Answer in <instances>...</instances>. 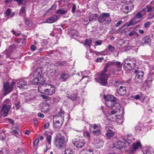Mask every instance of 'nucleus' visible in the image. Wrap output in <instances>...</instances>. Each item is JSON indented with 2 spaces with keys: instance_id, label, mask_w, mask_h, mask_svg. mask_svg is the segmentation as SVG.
I'll list each match as a JSON object with an SVG mask.
<instances>
[{
  "instance_id": "dca6fc26",
  "label": "nucleus",
  "mask_w": 154,
  "mask_h": 154,
  "mask_svg": "<svg viewBox=\"0 0 154 154\" xmlns=\"http://www.w3.org/2000/svg\"><path fill=\"white\" fill-rule=\"evenodd\" d=\"M58 19L57 15H54L49 17L45 20V22L48 23H52L55 22Z\"/></svg>"
},
{
  "instance_id": "69168bd1",
  "label": "nucleus",
  "mask_w": 154,
  "mask_h": 154,
  "mask_svg": "<svg viewBox=\"0 0 154 154\" xmlns=\"http://www.w3.org/2000/svg\"><path fill=\"white\" fill-rule=\"evenodd\" d=\"M103 59V58L102 57L98 58H97L96 61L97 62H101Z\"/></svg>"
},
{
  "instance_id": "393cba45",
  "label": "nucleus",
  "mask_w": 154,
  "mask_h": 154,
  "mask_svg": "<svg viewBox=\"0 0 154 154\" xmlns=\"http://www.w3.org/2000/svg\"><path fill=\"white\" fill-rule=\"evenodd\" d=\"M126 60H128V63L130 64L131 66H133L134 68L135 67L136 64V62L135 59L128 58Z\"/></svg>"
},
{
  "instance_id": "6e6552de",
  "label": "nucleus",
  "mask_w": 154,
  "mask_h": 154,
  "mask_svg": "<svg viewBox=\"0 0 154 154\" xmlns=\"http://www.w3.org/2000/svg\"><path fill=\"white\" fill-rule=\"evenodd\" d=\"M93 128V130L92 131V134L95 136H98L101 134V128L99 124H93L90 126V128Z\"/></svg>"
},
{
  "instance_id": "9d476101",
  "label": "nucleus",
  "mask_w": 154,
  "mask_h": 154,
  "mask_svg": "<svg viewBox=\"0 0 154 154\" xmlns=\"http://www.w3.org/2000/svg\"><path fill=\"white\" fill-rule=\"evenodd\" d=\"M28 85L27 82L23 79L20 80L17 83V87L22 91L27 89Z\"/></svg>"
},
{
  "instance_id": "4468645a",
  "label": "nucleus",
  "mask_w": 154,
  "mask_h": 154,
  "mask_svg": "<svg viewBox=\"0 0 154 154\" xmlns=\"http://www.w3.org/2000/svg\"><path fill=\"white\" fill-rule=\"evenodd\" d=\"M104 141L101 139H97L94 140V146L96 148H101L104 145Z\"/></svg>"
},
{
  "instance_id": "a211bd4d",
  "label": "nucleus",
  "mask_w": 154,
  "mask_h": 154,
  "mask_svg": "<svg viewBox=\"0 0 154 154\" xmlns=\"http://www.w3.org/2000/svg\"><path fill=\"white\" fill-rule=\"evenodd\" d=\"M128 60H125L124 63V68L126 71H129L134 68L133 66H131L130 64L128 63Z\"/></svg>"
},
{
  "instance_id": "13d9d810",
  "label": "nucleus",
  "mask_w": 154,
  "mask_h": 154,
  "mask_svg": "<svg viewBox=\"0 0 154 154\" xmlns=\"http://www.w3.org/2000/svg\"><path fill=\"white\" fill-rule=\"evenodd\" d=\"M14 1L17 2L19 5H21L23 1V0H14Z\"/></svg>"
},
{
  "instance_id": "4c0bfd02",
  "label": "nucleus",
  "mask_w": 154,
  "mask_h": 154,
  "mask_svg": "<svg viewBox=\"0 0 154 154\" xmlns=\"http://www.w3.org/2000/svg\"><path fill=\"white\" fill-rule=\"evenodd\" d=\"M89 53H93L94 54H95V55H98L100 54V53L97 51H94L91 49L90 50V52Z\"/></svg>"
},
{
  "instance_id": "20e7f679",
  "label": "nucleus",
  "mask_w": 154,
  "mask_h": 154,
  "mask_svg": "<svg viewBox=\"0 0 154 154\" xmlns=\"http://www.w3.org/2000/svg\"><path fill=\"white\" fill-rule=\"evenodd\" d=\"M66 141L64 136L60 134L56 135L55 138L54 144L59 149L62 148L66 144Z\"/></svg>"
},
{
  "instance_id": "c85d7f7f",
  "label": "nucleus",
  "mask_w": 154,
  "mask_h": 154,
  "mask_svg": "<svg viewBox=\"0 0 154 154\" xmlns=\"http://www.w3.org/2000/svg\"><path fill=\"white\" fill-rule=\"evenodd\" d=\"M87 55L86 57L88 59H92L94 58L95 57L97 56L94 54L93 53L86 52Z\"/></svg>"
},
{
  "instance_id": "37998d69",
  "label": "nucleus",
  "mask_w": 154,
  "mask_h": 154,
  "mask_svg": "<svg viewBox=\"0 0 154 154\" xmlns=\"http://www.w3.org/2000/svg\"><path fill=\"white\" fill-rule=\"evenodd\" d=\"M134 99L136 100H140L142 102H143L144 100V97H133Z\"/></svg>"
},
{
  "instance_id": "72a5a7b5",
  "label": "nucleus",
  "mask_w": 154,
  "mask_h": 154,
  "mask_svg": "<svg viewBox=\"0 0 154 154\" xmlns=\"http://www.w3.org/2000/svg\"><path fill=\"white\" fill-rule=\"evenodd\" d=\"M142 42L144 43L149 44L150 42V40L147 37H144L142 39Z\"/></svg>"
},
{
  "instance_id": "0e129e2a",
  "label": "nucleus",
  "mask_w": 154,
  "mask_h": 154,
  "mask_svg": "<svg viewBox=\"0 0 154 154\" xmlns=\"http://www.w3.org/2000/svg\"><path fill=\"white\" fill-rule=\"evenodd\" d=\"M59 65L61 66H64L66 65V63L65 61H63L59 63Z\"/></svg>"
},
{
  "instance_id": "0eeeda50",
  "label": "nucleus",
  "mask_w": 154,
  "mask_h": 154,
  "mask_svg": "<svg viewBox=\"0 0 154 154\" xmlns=\"http://www.w3.org/2000/svg\"><path fill=\"white\" fill-rule=\"evenodd\" d=\"M134 73L136 74L134 78L135 82L137 84L141 83L143 79L144 72L141 71H139L138 70L136 69Z\"/></svg>"
},
{
  "instance_id": "6ab92c4d",
  "label": "nucleus",
  "mask_w": 154,
  "mask_h": 154,
  "mask_svg": "<svg viewBox=\"0 0 154 154\" xmlns=\"http://www.w3.org/2000/svg\"><path fill=\"white\" fill-rule=\"evenodd\" d=\"M117 92L121 96L124 95L126 93V89L125 86H121L118 90Z\"/></svg>"
},
{
  "instance_id": "9b49d317",
  "label": "nucleus",
  "mask_w": 154,
  "mask_h": 154,
  "mask_svg": "<svg viewBox=\"0 0 154 154\" xmlns=\"http://www.w3.org/2000/svg\"><path fill=\"white\" fill-rule=\"evenodd\" d=\"M73 143L77 147L81 148L85 145V141L82 139H75L73 140Z\"/></svg>"
},
{
  "instance_id": "09e8293b",
  "label": "nucleus",
  "mask_w": 154,
  "mask_h": 154,
  "mask_svg": "<svg viewBox=\"0 0 154 154\" xmlns=\"http://www.w3.org/2000/svg\"><path fill=\"white\" fill-rule=\"evenodd\" d=\"M47 140L49 144H51V136L50 135L47 136L46 137Z\"/></svg>"
},
{
  "instance_id": "f257e3e1",
  "label": "nucleus",
  "mask_w": 154,
  "mask_h": 154,
  "mask_svg": "<svg viewBox=\"0 0 154 154\" xmlns=\"http://www.w3.org/2000/svg\"><path fill=\"white\" fill-rule=\"evenodd\" d=\"M113 65V62H109L107 63L103 71L100 73L98 75V78H95L94 80L95 81L101 84L102 85H105L107 83V79L109 77V75L106 74L107 68Z\"/></svg>"
},
{
  "instance_id": "338daca9",
  "label": "nucleus",
  "mask_w": 154,
  "mask_h": 154,
  "mask_svg": "<svg viewBox=\"0 0 154 154\" xmlns=\"http://www.w3.org/2000/svg\"><path fill=\"white\" fill-rule=\"evenodd\" d=\"M76 9V6L75 5L73 4V6L72 9V13H74Z\"/></svg>"
},
{
  "instance_id": "680f3d73",
  "label": "nucleus",
  "mask_w": 154,
  "mask_h": 154,
  "mask_svg": "<svg viewBox=\"0 0 154 154\" xmlns=\"http://www.w3.org/2000/svg\"><path fill=\"white\" fill-rule=\"evenodd\" d=\"M107 127L108 128V130H109V129H111V130H113V131H115V130L114 129V128L113 126L108 125L107 126Z\"/></svg>"
},
{
  "instance_id": "c756f323",
  "label": "nucleus",
  "mask_w": 154,
  "mask_h": 154,
  "mask_svg": "<svg viewBox=\"0 0 154 154\" xmlns=\"http://www.w3.org/2000/svg\"><path fill=\"white\" fill-rule=\"evenodd\" d=\"M97 17V14H90L89 17V20L90 21H91L94 19V17Z\"/></svg>"
},
{
  "instance_id": "cd10ccee",
  "label": "nucleus",
  "mask_w": 154,
  "mask_h": 154,
  "mask_svg": "<svg viewBox=\"0 0 154 154\" xmlns=\"http://www.w3.org/2000/svg\"><path fill=\"white\" fill-rule=\"evenodd\" d=\"M44 82H43L42 85L39 86L38 87V91L41 93H43V91H44V92L45 87V85L44 83Z\"/></svg>"
},
{
  "instance_id": "6e6d98bb",
  "label": "nucleus",
  "mask_w": 154,
  "mask_h": 154,
  "mask_svg": "<svg viewBox=\"0 0 154 154\" xmlns=\"http://www.w3.org/2000/svg\"><path fill=\"white\" fill-rule=\"evenodd\" d=\"M49 125V123L47 122V123L45 124L44 125V129H47L48 128Z\"/></svg>"
},
{
  "instance_id": "e2e57ef3",
  "label": "nucleus",
  "mask_w": 154,
  "mask_h": 154,
  "mask_svg": "<svg viewBox=\"0 0 154 154\" xmlns=\"http://www.w3.org/2000/svg\"><path fill=\"white\" fill-rule=\"evenodd\" d=\"M143 152L144 154H150V152L148 149L144 150L143 151Z\"/></svg>"
},
{
  "instance_id": "864d4df0",
  "label": "nucleus",
  "mask_w": 154,
  "mask_h": 154,
  "mask_svg": "<svg viewBox=\"0 0 154 154\" xmlns=\"http://www.w3.org/2000/svg\"><path fill=\"white\" fill-rule=\"evenodd\" d=\"M150 25V23L149 22H147L145 23L144 24V26L145 28L148 27Z\"/></svg>"
},
{
  "instance_id": "423d86ee",
  "label": "nucleus",
  "mask_w": 154,
  "mask_h": 154,
  "mask_svg": "<svg viewBox=\"0 0 154 154\" xmlns=\"http://www.w3.org/2000/svg\"><path fill=\"white\" fill-rule=\"evenodd\" d=\"M15 84V82L13 81L11 83L8 82L4 84L3 87L4 92L3 93L4 96L6 95L11 92L13 88V86Z\"/></svg>"
},
{
  "instance_id": "774afa93",
  "label": "nucleus",
  "mask_w": 154,
  "mask_h": 154,
  "mask_svg": "<svg viewBox=\"0 0 154 154\" xmlns=\"http://www.w3.org/2000/svg\"><path fill=\"white\" fill-rule=\"evenodd\" d=\"M38 117L43 118L44 117V115L43 114H42L40 112H39L38 114Z\"/></svg>"
},
{
  "instance_id": "a19ab883",
  "label": "nucleus",
  "mask_w": 154,
  "mask_h": 154,
  "mask_svg": "<svg viewBox=\"0 0 154 154\" xmlns=\"http://www.w3.org/2000/svg\"><path fill=\"white\" fill-rule=\"evenodd\" d=\"M123 12L124 13L127 14L129 12V7L128 6H126L125 8L123 9Z\"/></svg>"
},
{
  "instance_id": "ea45409f",
  "label": "nucleus",
  "mask_w": 154,
  "mask_h": 154,
  "mask_svg": "<svg viewBox=\"0 0 154 154\" xmlns=\"http://www.w3.org/2000/svg\"><path fill=\"white\" fill-rule=\"evenodd\" d=\"M129 36H131L134 35H136L138 36L139 35L138 34L134 31H133L131 32L128 34Z\"/></svg>"
},
{
  "instance_id": "4be33fe9",
  "label": "nucleus",
  "mask_w": 154,
  "mask_h": 154,
  "mask_svg": "<svg viewBox=\"0 0 154 154\" xmlns=\"http://www.w3.org/2000/svg\"><path fill=\"white\" fill-rule=\"evenodd\" d=\"M115 132V131H113V130H111V129L108 130L106 134L107 138L108 139H110L111 137L114 136Z\"/></svg>"
},
{
  "instance_id": "473e14b6",
  "label": "nucleus",
  "mask_w": 154,
  "mask_h": 154,
  "mask_svg": "<svg viewBox=\"0 0 154 154\" xmlns=\"http://www.w3.org/2000/svg\"><path fill=\"white\" fill-rule=\"evenodd\" d=\"M44 99H45V103L47 104H49L51 103H53L51 101V99L50 97H42Z\"/></svg>"
},
{
  "instance_id": "7c9ffc66",
  "label": "nucleus",
  "mask_w": 154,
  "mask_h": 154,
  "mask_svg": "<svg viewBox=\"0 0 154 154\" xmlns=\"http://www.w3.org/2000/svg\"><path fill=\"white\" fill-rule=\"evenodd\" d=\"M112 118L115 119L116 121L119 123H121L122 122V118L117 117V116L116 115H115L114 116H112Z\"/></svg>"
},
{
  "instance_id": "b1692460",
  "label": "nucleus",
  "mask_w": 154,
  "mask_h": 154,
  "mask_svg": "<svg viewBox=\"0 0 154 154\" xmlns=\"http://www.w3.org/2000/svg\"><path fill=\"white\" fill-rule=\"evenodd\" d=\"M137 22L135 20L134 18H132L128 22L125 23V26H129L131 25H133L137 24Z\"/></svg>"
},
{
  "instance_id": "bb28decb",
  "label": "nucleus",
  "mask_w": 154,
  "mask_h": 154,
  "mask_svg": "<svg viewBox=\"0 0 154 154\" xmlns=\"http://www.w3.org/2000/svg\"><path fill=\"white\" fill-rule=\"evenodd\" d=\"M67 12V10L66 9L60 8L57 10L56 14L57 15H63L65 14Z\"/></svg>"
},
{
  "instance_id": "2eb2a0df",
  "label": "nucleus",
  "mask_w": 154,
  "mask_h": 154,
  "mask_svg": "<svg viewBox=\"0 0 154 154\" xmlns=\"http://www.w3.org/2000/svg\"><path fill=\"white\" fill-rule=\"evenodd\" d=\"M51 68H50V70L48 71V75L51 77H53L55 73L58 74V71L57 70L55 69L56 66L54 65H53Z\"/></svg>"
},
{
  "instance_id": "39448f33",
  "label": "nucleus",
  "mask_w": 154,
  "mask_h": 154,
  "mask_svg": "<svg viewBox=\"0 0 154 154\" xmlns=\"http://www.w3.org/2000/svg\"><path fill=\"white\" fill-rule=\"evenodd\" d=\"M110 16L109 13H103L98 17L97 20L100 23H104L105 25L108 24L111 22Z\"/></svg>"
},
{
  "instance_id": "4d7b16f0",
  "label": "nucleus",
  "mask_w": 154,
  "mask_h": 154,
  "mask_svg": "<svg viewBox=\"0 0 154 154\" xmlns=\"http://www.w3.org/2000/svg\"><path fill=\"white\" fill-rule=\"evenodd\" d=\"M117 112V111L115 110H112L111 112V114H109L110 116V117H111V116H112V115L115 114Z\"/></svg>"
},
{
  "instance_id": "f8f14e48",
  "label": "nucleus",
  "mask_w": 154,
  "mask_h": 154,
  "mask_svg": "<svg viewBox=\"0 0 154 154\" xmlns=\"http://www.w3.org/2000/svg\"><path fill=\"white\" fill-rule=\"evenodd\" d=\"M2 111L3 112L2 116L4 117L7 116L8 115V112L11 108V106L5 104H2Z\"/></svg>"
},
{
  "instance_id": "49530a36",
  "label": "nucleus",
  "mask_w": 154,
  "mask_h": 154,
  "mask_svg": "<svg viewBox=\"0 0 154 154\" xmlns=\"http://www.w3.org/2000/svg\"><path fill=\"white\" fill-rule=\"evenodd\" d=\"M71 33L72 36H74V35H78V33L77 32V31L74 29H72L71 31Z\"/></svg>"
},
{
  "instance_id": "3c124183",
  "label": "nucleus",
  "mask_w": 154,
  "mask_h": 154,
  "mask_svg": "<svg viewBox=\"0 0 154 154\" xmlns=\"http://www.w3.org/2000/svg\"><path fill=\"white\" fill-rule=\"evenodd\" d=\"M66 52V49L65 48H62V50L61 51V54H62L63 55H65Z\"/></svg>"
},
{
  "instance_id": "2f4dec72",
  "label": "nucleus",
  "mask_w": 154,
  "mask_h": 154,
  "mask_svg": "<svg viewBox=\"0 0 154 154\" xmlns=\"http://www.w3.org/2000/svg\"><path fill=\"white\" fill-rule=\"evenodd\" d=\"M92 40L91 39H86L85 41V45L90 47L91 45Z\"/></svg>"
},
{
  "instance_id": "f03ea898",
  "label": "nucleus",
  "mask_w": 154,
  "mask_h": 154,
  "mask_svg": "<svg viewBox=\"0 0 154 154\" xmlns=\"http://www.w3.org/2000/svg\"><path fill=\"white\" fill-rule=\"evenodd\" d=\"M64 114V112L62 109H60V112L54 116L53 124L55 128H59L62 126V123L64 120L63 115Z\"/></svg>"
},
{
  "instance_id": "79ce46f5",
  "label": "nucleus",
  "mask_w": 154,
  "mask_h": 154,
  "mask_svg": "<svg viewBox=\"0 0 154 154\" xmlns=\"http://www.w3.org/2000/svg\"><path fill=\"white\" fill-rule=\"evenodd\" d=\"M11 32L13 34L16 36H19L21 34V33H20V32L18 31H15L14 30H12Z\"/></svg>"
},
{
  "instance_id": "de8ad7c7",
  "label": "nucleus",
  "mask_w": 154,
  "mask_h": 154,
  "mask_svg": "<svg viewBox=\"0 0 154 154\" xmlns=\"http://www.w3.org/2000/svg\"><path fill=\"white\" fill-rule=\"evenodd\" d=\"M84 154H93V151L91 149L86 150L84 153Z\"/></svg>"
},
{
  "instance_id": "c9c22d12",
  "label": "nucleus",
  "mask_w": 154,
  "mask_h": 154,
  "mask_svg": "<svg viewBox=\"0 0 154 154\" xmlns=\"http://www.w3.org/2000/svg\"><path fill=\"white\" fill-rule=\"evenodd\" d=\"M19 132L20 131L18 132L16 130H13L11 132V133L15 136L16 137H17L18 136V134H19Z\"/></svg>"
},
{
  "instance_id": "58836bf2",
  "label": "nucleus",
  "mask_w": 154,
  "mask_h": 154,
  "mask_svg": "<svg viewBox=\"0 0 154 154\" xmlns=\"http://www.w3.org/2000/svg\"><path fill=\"white\" fill-rule=\"evenodd\" d=\"M108 48L111 52H114L115 50V48L110 45H108Z\"/></svg>"
},
{
  "instance_id": "052dcab7",
  "label": "nucleus",
  "mask_w": 154,
  "mask_h": 154,
  "mask_svg": "<svg viewBox=\"0 0 154 154\" xmlns=\"http://www.w3.org/2000/svg\"><path fill=\"white\" fill-rule=\"evenodd\" d=\"M146 9L147 12H149L152 10V8L151 6H148L146 7Z\"/></svg>"
},
{
  "instance_id": "7ed1b4c3",
  "label": "nucleus",
  "mask_w": 154,
  "mask_h": 154,
  "mask_svg": "<svg viewBox=\"0 0 154 154\" xmlns=\"http://www.w3.org/2000/svg\"><path fill=\"white\" fill-rule=\"evenodd\" d=\"M106 100V104L109 107H116L115 109H119L120 107V104L117 102L116 98L115 97H104Z\"/></svg>"
},
{
  "instance_id": "f704fd0d",
  "label": "nucleus",
  "mask_w": 154,
  "mask_h": 154,
  "mask_svg": "<svg viewBox=\"0 0 154 154\" xmlns=\"http://www.w3.org/2000/svg\"><path fill=\"white\" fill-rule=\"evenodd\" d=\"M15 105L17 110L19 109L20 108L21 106L20 104V101L17 100L15 103Z\"/></svg>"
},
{
  "instance_id": "bf43d9fd",
  "label": "nucleus",
  "mask_w": 154,
  "mask_h": 154,
  "mask_svg": "<svg viewBox=\"0 0 154 154\" xmlns=\"http://www.w3.org/2000/svg\"><path fill=\"white\" fill-rule=\"evenodd\" d=\"M122 22V20H119V21L116 24L115 26L117 27L119 26L120 24H121Z\"/></svg>"
},
{
  "instance_id": "5fc2aeb1",
  "label": "nucleus",
  "mask_w": 154,
  "mask_h": 154,
  "mask_svg": "<svg viewBox=\"0 0 154 154\" xmlns=\"http://www.w3.org/2000/svg\"><path fill=\"white\" fill-rule=\"evenodd\" d=\"M154 17V13H150L148 15V19H152Z\"/></svg>"
},
{
  "instance_id": "a878e982",
  "label": "nucleus",
  "mask_w": 154,
  "mask_h": 154,
  "mask_svg": "<svg viewBox=\"0 0 154 154\" xmlns=\"http://www.w3.org/2000/svg\"><path fill=\"white\" fill-rule=\"evenodd\" d=\"M69 77V75L66 73H63L61 74L59 77V79H62L63 81H66Z\"/></svg>"
},
{
  "instance_id": "5701e85b",
  "label": "nucleus",
  "mask_w": 154,
  "mask_h": 154,
  "mask_svg": "<svg viewBox=\"0 0 154 154\" xmlns=\"http://www.w3.org/2000/svg\"><path fill=\"white\" fill-rule=\"evenodd\" d=\"M41 76L40 77H35L32 81V84L35 85H39V84H42V81L41 80Z\"/></svg>"
},
{
  "instance_id": "f3484780",
  "label": "nucleus",
  "mask_w": 154,
  "mask_h": 154,
  "mask_svg": "<svg viewBox=\"0 0 154 154\" xmlns=\"http://www.w3.org/2000/svg\"><path fill=\"white\" fill-rule=\"evenodd\" d=\"M43 69L42 68H38L35 69L33 72V75L34 76H40L44 73L43 70Z\"/></svg>"
},
{
  "instance_id": "412c9836",
  "label": "nucleus",
  "mask_w": 154,
  "mask_h": 154,
  "mask_svg": "<svg viewBox=\"0 0 154 154\" xmlns=\"http://www.w3.org/2000/svg\"><path fill=\"white\" fill-rule=\"evenodd\" d=\"M114 144V147L119 149L122 148L125 146L124 143L118 140Z\"/></svg>"
},
{
  "instance_id": "a18cd8bd",
  "label": "nucleus",
  "mask_w": 154,
  "mask_h": 154,
  "mask_svg": "<svg viewBox=\"0 0 154 154\" xmlns=\"http://www.w3.org/2000/svg\"><path fill=\"white\" fill-rule=\"evenodd\" d=\"M65 154H72L70 149L69 148L68 149H66L65 151Z\"/></svg>"
},
{
  "instance_id": "e433bc0d",
  "label": "nucleus",
  "mask_w": 154,
  "mask_h": 154,
  "mask_svg": "<svg viewBox=\"0 0 154 154\" xmlns=\"http://www.w3.org/2000/svg\"><path fill=\"white\" fill-rule=\"evenodd\" d=\"M143 17V15H142L141 13L139 11L135 15V17L137 18L140 19L142 18Z\"/></svg>"
},
{
  "instance_id": "603ef678",
  "label": "nucleus",
  "mask_w": 154,
  "mask_h": 154,
  "mask_svg": "<svg viewBox=\"0 0 154 154\" xmlns=\"http://www.w3.org/2000/svg\"><path fill=\"white\" fill-rule=\"evenodd\" d=\"M39 141V139L37 138L34 141V146H37Z\"/></svg>"
},
{
  "instance_id": "ddd939ff",
  "label": "nucleus",
  "mask_w": 154,
  "mask_h": 154,
  "mask_svg": "<svg viewBox=\"0 0 154 154\" xmlns=\"http://www.w3.org/2000/svg\"><path fill=\"white\" fill-rule=\"evenodd\" d=\"M48 86L49 88L44 89V93L45 94L48 95H51L55 92V87L53 85L49 84Z\"/></svg>"
},
{
  "instance_id": "8fccbe9b",
  "label": "nucleus",
  "mask_w": 154,
  "mask_h": 154,
  "mask_svg": "<svg viewBox=\"0 0 154 154\" xmlns=\"http://www.w3.org/2000/svg\"><path fill=\"white\" fill-rule=\"evenodd\" d=\"M11 9L10 8H8L6 12V15L7 16H9L11 14Z\"/></svg>"
},
{
  "instance_id": "c03bdc74",
  "label": "nucleus",
  "mask_w": 154,
  "mask_h": 154,
  "mask_svg": "<svg viewBox=\"0 0 154 154\" xmlns=\"http://www.w3.org/2000/svg\"><path fill=\"white\" fill-rule=\"evenodd\" d=\"M94 43L96 45H101L102 43V41L98 40L95 41Z\"/></svg>"
},
{
  "instance_id": "1a4fd4ad",
  "label": "nucleus",
  "mask_w": 154,
  "mask_h": 154,
  "mask_svg": "<svg viewBox=\"0 0 154 154\" xmlns=\"http://www.w3.org/2000/svg\"><path fill=\"white\" fill-rule=\"evenodd\" d=\"M113 66L115 67L109 69L110 72H112V73H115L116 72L120 71L121 70L122 64L120 62H114Z\"/></svg>"
},
{
  "instance_id": "aec40b11",
  "label": "nucleus",
  "mask_w": 154,
  "mask_h": 154,
  "mask_svg": "<svg viewBox=\"0 0 154 154\" xmlns=\"http://www.w3.org/2000/svg\"><path fill=\"white\" fill-rule=\"evenodd\" d=\"M133 148L131 150V152L134 153L138 148L140 147L141 146V143L139 142H137L134 143L133 144Z\"/></svg>"
}]
</instances>
